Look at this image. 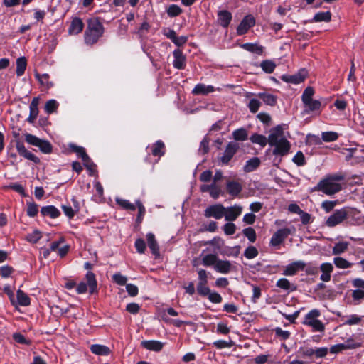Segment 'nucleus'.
Masks as SVG:
<instances>
[{
	"label": "nucleus",
	"instance_id": "nucleus-1",
	"mask_svg": "<svg viewBox=\"0 0 364 364\" xmlns=\"http://www.w3.org/2000/svg\"><path fill=\"white\" fill-rule=\"evenodd\" d=\"M268 144L269 146L274 147L273 154L281 156L287 155L291 147L289 141L284 136V129L281 125H277L270 130L268 136Z\"/></svg>",
	"mask_w": 364,
	"mask_h": 364
},
{
	"label": "nucleus",
	"instance_id": "nucleus-2",
	"mask_svg": "<svg viewBox=\"0 0 364 364\" xmlns=\"http://www.w3.org/2000/svg\"><path fill=\"white\" fill-rule=\"evenodd\" d=\"M344 180V176L341 174L329 176L321 180L317 185V190L326 195H333L339 192L342 186L338 182Z\"/></svg>",
	"mask_w": 364,
	"mask_h": 364
},
{
	"label": "nucleus",
	"instance_id": "nucleus-3",
	"mask_svg": "<svg viewBox=\"0 0 364 364\" xmlns=\"http://www.w3.org/2000/svg\"><path fill=\"white\" fill-rule=\"evenodd\" d=\"M104 33V27L99 18H95L88 21L87 27L85 32V41L87 44L92 45L99 40Z\"/></svg>",
	"mask_w": 364,
	"mask_h": 364
},
{
	"label": "nucleus",
	"instance_id": "nucleus-4",
	"mask_svg": "<svg viewBox=\"0 0 364 364\" xmlns=\"http://www.w3.org/2000/svg\"><path fill=\"white\" fill-rule=\"evenodd\" d=\"M355 213H359L360 211L353 208H343L336 210L331 215H330L326 221L328 227H334L343 223L348 217Z\"/></svg>",
	"mask_w": 364,
	"mask_h": 364
},
{
	"label": "nucleus",
	"instance_id": "nucleus-5",
	"mask_svg": "<svg viewBox=\"0 0 364 364\" xmlns=\"http://www.w3.org/2000/svg\"><path fill=\"white\" fill-rule=\"evenodd\" d=\"M319 316V311L313 309L305 316L303 323L311 326L314 331L323 332L324 331L325 326L320 320L317 319Z\"/></svg>",
	"mask_w": 364,
	"mask_h": 364
},
{
	"label": "nucleus",
	"instance_id": "nucleus-6",
	"mask_svg": "<svg viewBox=\"0 0 364 364\" xmlns=\"http://www.w3.org/2000/svg\"><path fill=\"white\" fill-rule=\"evenodd\" d=\"M296 232L294 226L281 228L276 231L269 242V245L273 247H277L282 244L289 235H293Z\"/></svg>",
	"mask_w": 364,
	"mask_h": 364
},
{
	"label": "nucleus",
	"instance_id": "nucleus-7",
	"mask_svg": "<svg viewBox=\"0 0 364 364\" xmlns=\"http://www.w3.org/2000/svg\"><path fill=\"white\" fill-rule=\"evenodd\" d=\"M87 284L85 282H80L77 285L76 291L78 294H84L87 290V287L90 289V293L93 294L97 289V281L94 273L88 272L86 274Z\"/></svg>",
	"mask_w": 364,
	"mask_h": 364
},
{
	"label": "nucleus",
	"instance_id": "nucleus-8",
	"mask_svg": "<svg viewBox=\"0 0 364 364\" xmlns=\"http://www.w3.org/2000/svg\"><path fill=\"white\" fill-rule=\"evenodd\" d=\"M239 149V144L235 142H230L225 147L223 155L218 157V161L223 165H227L231 161L234 155Z\"/></svg>",
	"mask_w": 364,
	"mask_h": 364
},
{
	"label": "nucleus",
	"instance_id": "nucleus-9",
	"mask_svg": "<svg viewBox=\"0 0 364 364\" xmlns=\"http://www.w3.org/2000/svg\"><path fill=\"white\" fill-rule=\"evenodd\" d=\"M225 213V207L220 203L209 205L204 210V215L205 218H214L217 220L221 219L224 217Z\"/></svg>",
	"mask_w": 364,
	"mask_h": 364
},
{
	"label": "nucleus",
	"instance_id": "nucleus-10",
	"mask_svg": "<svg viewBox=\"0 0 364 364\" xmlns=\"http://www.w3.org/2000/svg\"><path fill=\"white\" fill-rule=\"evenodd\" d=\"M307 75L306 70H300L297 73L291 75H284L281 77V79L289 83L299 84L302 82Z\"/></svg>",
	"mask_w": 364,
	"mask_h": 364
},
{
	"label": "nucleus",
	"instance_id": "nucleus-11",
	"mask_svg": "<svg viewBox=\"0 0 364 364\" xmlns=\"http://www.w3.org/2000/svg\"><path fill=\"white\" fill-rule=\"evenodd\" d=\"M255 24V18L251 15L246 16L237 28L238 35H243Z\"/></svg>",
	"mask_w": 364,
	"mask_h": 364
},
{
	"label": "nucleus",
	"instance_id": "nucleus-12",
	"mask_svg": "<svg viewBox=\"0 0 364 364\" xmlns=\"http://www.w3.org/2000/svg\"><path fill=\"white\" fill-rule=\"evenodd\" d=\"M225 219L227 221L235 220L242 213V207L240 205H234L228 208L225 207Z\"/></svg>",
	"mask_w": 364,
	"mask_h": 364
},
{
	"label": "nucleus",
	"instance_id": "nucleus-13",
	"mask_svg": "<svg viewBox=\"0 0 364 364\" xmlns=\"http://www.w3.org/2000/svg\"><path fill=\"white\" fill-rule=\"evenodd\" d=\"M16 149L18 154L23 156L25 159L30 160L36 164L39 163V159L33 154L31 151H28L23 144L21 141H16Z\"/></svg>",
	"mask_w": 364,
	"mask_h": 364
},
{
	"label": "nucleus",
	"instance_id": "nucleus-14",
	"mask_svg": "<svg viewBox=\"0 0 364 364\" xmlns=\"http://www.w3.org/2000/svg\"><path fill=\"white\" fill-rule=\"evenodd\" d=\"M64 242L63 237L60 238L58 241H55L50 244V249L53 252H57L60 257L66 255L69 250L68 245L60 246Z\"/></svg>",
	"mask_w": 364,
	"mask_h": 364
},
{
	"label": "nucleus",
	"instance_id": "nucleus-15",
	"mask_svg": "<svg viewBox=\"0 0 364 364\" xmlns=\"http://www.w3.org/2000/svg\"><path fill=\"white\" fill-rule=\"evenodd\" d=\"M234 269V266L228 260H218L215 266L214 267V269L219 273L221 274H228Z\"/></svg>",
	"mask_w": 364,
	"mask_h": 364
},
{
	"label": "nucleus",
	"instance_id": "nucleus-16",
	"mask_svg": "<svg viewBox=\"0 0 364 364\" xmlns=\"http://www.w3.org/2000/svg\"><path fill=\"white\" fill-rule=\"evenodd\" d=\"M174 60L173 61V65L175 68L182 70L186 65V57L183 54L181 50L176 49L173 52Z\"/></svg>",
	"mask_w": 364,
	"mask_h": 364
},
{
	"label": "nucleus",
	"instance_id": "nucleus-17",
	"mask_svg": "<svg viewBox=\"0 0 364 364\" xmlns=\"http://www.w3.org/2000/svg\"><path fill=\"white\" fill-rule=\"evenodd\" d=\"M71 149L75 152L79 156H80L84 162V165L88 168L91 169L92 164L90 162V157L86 154L85 150L83 147L78 146L76 145H71Z\"/></svg>",
	"mask_w": 364,
	"mask_h": 364
},
{
	"label": "nucleus",
	"instance_id": "nucleus-18",
	"mask_svg": "<svg viewBox=\"0 0 364 364\" xmlns=\"http://www.w3.org/2000/svg\"><path fill=\"white\" fill-rule=\"evenodd\" d=\"M320 270L321 272L320 279L325 282H329L333 270V264L329 262L322 263L320 266Z\"/></svg>",
	"mask_w": 364,
	"mask_h": 364
},
{
	"label": "nucleus",
	"instance_id": "nucleus-19",
	"mask_svg": "<svg viewBox=\"0 0 364 364\" xmlns=\"http://www.w3.org/2000/svg\"><path fill=\"white\" fill-rule=\"evenodd\" d=\"M304 112L307 114L310 112H315L316 114H319L321 112V102L317 100H311L304 103Z\"/></svg>",
	"mask_w": 364,
	"mask_h": 364
},
{
	"label": "nucleus",
	"instance_id": "nucleus-20",
	"mask_svg": "<svg viewBox=\"0 0 364 364\" xmlns=\"http://www.w3.org/2000/svg\"><path fill=\"white\" fill-rule=\"evenodd\" d=\"M39 101H40V99L38 97H34L31 104H30V107H29V109H30V114H29V117L28 118V122H30V123H33L34 121L36 119L37 117H38V105H39Z\"/></svg>",
	"mask_w": 364,
	"mask_h": 364
},
{
	"label": "nucleus",
	"instance_id": "nucleus-21",
	"mask_svg": "<svg viewBox=\"0 0 364 364\" xmlns=\"http://www.w3.org/2000/svg\"><path fill=\"white\" fill-rule=\"evenodd\" d=\"M226 188L228 193L232 197H237L242 190L240 183L235 181H228L227 182Z\"/></svg>",
	"mask_w": 364,
	"mask_h": 364
},
{
	"label": "nucleus",
	"instance_id": "nucleus-22",
	"mask_svg": "<svg viewBox=\"0 0 364 364\" xmlns=\"http://www.w3.org/2000/svg\"><path fill=\"white\" fill-rule=\"evenodd\" d=\"M305 264L301 261L293 262L286 267L284 274L287 276L294 275L299 270L304 269Z\"/></svg>",
	"mask_w": 364,
	"mask_h": 364
},
{
	"label": "nucleus",
	"instance_id": "nucleus-23",
	"mask_svg": "<svg viewBox=\"0 0 364 364\" xmlns=\"http://www.w3.org/2000/svg\"><path fill=\"white\" fill-rule=\"evenodd\" d=\"M83 28L84 23L82 21L80 18L75 17L71 21L68 33L70 35H77L82 31Z\"/></svg>",
	"mask_w": 364,
	"mask_h": 364
},
{
	"label": "nucleus",
	"instance_id": "nucleus-24",
	"mask_svg": "<svg viewBox=\"0 0 364 364\" xmlns=\"http://www.w3.org/2000/svg\"><path fill=\"white\" fill-rule=\"evenodd\" d=\"M141 345L142 347H144V348H146L147 350L156 351V352L160 351L164 346L163 343L158 341H153V340L144 341L141 342Z\"/></svg>",
	"mask_w": 364,
	"mask_h": 364
},
{
	"label": "nucleus",
	"instance_id": "nucleus-25",
	"mask_svg": "<svg viewBox=\"0 0 364 364\" xmlns=\"http://www.w3.org/2000/svg\"><path fill=\"white\" fill-rule=\"evenodd\" d=\"M215 91V87L212 85H205L204 84H197L193 90H192V93L193 95H206L210 92Z\"/></svg>",
	"mask_w": 364,
	"mask_h": 364
},
{
	"label": "nucleus",
	"instance_id": "nucleus-26",
	"mask_svg": "<svg viewBox=\"0 0 364 364\" xmlns=\"http://www.w3.org/2000/svg\"><path fill=\"white\" fill-rule=\"evenodd\" d=\"M146 240L148 246L151 250V252L153 255H154L156 257L159 256V245L155 239V236L153 233L149 232L146 235Z\"/></svg>",
	"mask_w": 364,
	"mask_h": 364
},
{
	"label": "nucleus",
	"instance_id": "nucleus-27",
	"mask_svg": "<svg viewBox=\"0 0 364 364\" xmlns=\"http://www.w3.org/2000/svg\"><path fill=\"white\" fill-rule=\"evenodd\" d=\"M218 22L219 23L225 28H227L231 20H232V14L230 12L226 10L220 11L218 13Z\"/></svg>",
	"mask_w": 364,
	"mask_h": 364
},
{
	"label": "nucleus",
	"instance_id": "nucleus-28",
	"mask_svg": "<svg viewBox=\"0 0 364 364\" xmlns=\"http://www.w3.org/2000/svg\"><path fill=\"white\" fill-rule=\"evenodd\" d=\"M90 350L92 353L97 355H107L110 353V349L107 346L100 344L92 345Z\"/></svg>",
	"mask_w": 364,
	"mask_h": 364
},
{
	"label": "nucleus",
	"instance_id": "nucleus-29",
	"mask_svg": "<svg viewBox=\"0 0 364 364\" xmlns=\"http://www.w3.org/2000/svg\"><path fill=\"white\" fill-rule=\"evenodd\" d=\"M260 164V160L257 157H253L246 161L243 167V171L245 173H250L255 171Z\"/></svg>",
	"mask_w": 364,
	"mask_h": 364
},
{
	"label": "nucleus",
	"instance_id": "nucleus-30",
	"mask_svg": "<svg viewBox=\"0 0 364 364\" xmlns=\"http://www.w3.org/2000/svg\"><path fill=\"white\" fill-rule=\"evenodd\" d=\"M41 213L43 215H48L52 218H56L60 215V211L53 205L43 207Z\"/></svg>",
	"mask_w": 364,
	"mask_h": 364
},
{
	"label": "nucleus",
	"instance_id": "nucleus-31",
	"mask_svg": "<svg viewBox=\"0 0 364 364\" xmlns=\"http://www.w3.org/2000/svg\"><path fill=\"white\" fill-rule=\"evenodd\" d=\"M218 260V257L215 254H207L205 255H202V264L205 267H213L215 266V264L217 263Z\"/></svg>",
	"mask_w": 364,
	"mask_h": 364
},
{
	"label": "nucleus",
	"instance_id": "nucleus-32",
	"mask_svg": "<svg viewBox=\"0 0 364 364\" xmlns=\"http://www.w3.org/2000/svg\"><path fill=\"white\" fill-rule=\"evenodd\" d=\"M165 145L163 141L159 140L153 144L151 153L155 156L161 157L164 154Z\"/></svg>",
	"mask_w": 364,
	"mask_h": 364
},
{
	"label": "nucleus",
	"instance_id": "nucleus-33",
	"mask_svg": "<svg viewBox=\"0 0 364 364\" xmlns=\"http://www.w3.org/2000/svg\"><path fill=\"white\" fill-rule=\"evenodd\" d=\"M257 96L267 105L274 106L277 103V97L272 94L260 92Z\"/></svg>",
	"mask_w": 364,
	"mask_h": 364
},
{
	"label": "nucleus",
	"instance_id": "nucleus-34",
	"mask_svg": "<svg viewBox=\"0 0 364 364\" xmlns=\"http://www.w3.org/2000/svg\"><path fill=\"white\" fill-rule=\"evenodd\" d=\"M27 66V60L25 57H21L16 60V75L20 77L22 76Z\"/></svg>",
	"mask_w": 364,
	"mask_h": 364
},
{
	"label": "nucleus",
	"instance_id": "nucleus-35",
	"mask_svg": "<svg viewBox=\"0 0 364 364\" xmlns=\"http://www.w3.org/2000/svg\"><path fill=\"white\" fill-rule=\"evenodd\" d=\"M241 47L249 52L258 55H262L263 53V47L256 43H245Z\"/></svg>",
	"mask_w": 364,
	"mask_h": 364
},
{
	"label": "nucleus",
	"instance_id": "nucleus-36",
	"mask_svg": "<svg viewBox=\"0 0 364 364\" xmlns=\"http://www.w3.org/2000/svg\"><path fill=\"white\" fill-rule=\"evenodd\" d=\"M250 140L252 143L260 145L264 147L268 143V137L258 134H254L250 136Z\"/></svg>",
	"mask_w": 364,
	"mask_h": 364
},
{
	"label": "nucleus",
	"instance_id": "nucleus-37",
	"mask_svg": "<svg viewBox=\"0 0 364 364\" xmlns=\"http://www.w3.org/2000/svg\"><path fill=\"white\" fill-rule=\"evenodd\" d=\"M260 67L266 73H272L276 68V63L271 60L262 61Z\"/></svg>",
	"mask_w": 364,
	"mask_h": 364
},
{
	"label": "nucleus",
	"instance_id": "nucleus-38",
	"mask_svg": "<svg viewBox=\"0 0 364 364\" xmlns=\"http://www.w3.org/2000/svg\"><path fill=\"white\" fill-rule=\"evenodd\" d=\"M17 301L19 305L26 306L30 304V299L26 294L18 289L16 292Z\"/></svg>",
	"mask_w": 364,
	"mask_h": 364
},
{
	"label": "nucleus",
	"instance_id": "nucleus-39",
	"mask_svg": "<svg viewBox=\"0 0 364 364\" xmlns=\"http://www.w3.org/2000/svg\"><path fill=\"white\" fill-rule=\"evenodd\" d=\"M348 242H340L336 243L332 250V253L334 255H340L346 252L348 247Z\"/></svg>",
	"mask_w": 364,
	"mask_h": 364
},
{
	"label": "nucleus",
	"instance_id": "nucleus-40",
	"mask_svg": "<svg viewBox=\"0 0 364 364\" xmlns=\"http://www.w3.org/2000/svg\"><path fill=\"white\" fill-rule=\"evenodd\" d=\"M35 76L38 79L41 85L44 86L45 87L50 88L53 86V83L49 80L50 77L48 74L45 73L43 75H40L39 73H36L35 74Z\"/></svg>",
	"mask_w": 364,
	"mask_h": 364
},
{
	"label": "nucleus",
	"instance_id": "nucleus-41",
	"mask_svg": "<svg viewBox=\"0 0 364 364\" xmlns=\"http://www.w3.org/2000/svg\"><path fill=\"white\" fill-rule=\"evenodd\" d=\"M333 262L336 267L340 269H347L352 267L353 264L346 260L343 257H335L333 259Z\"/></svg>",
	"mask_w": 364,
	"mask_h": 364
},
{
	"label": "nucleus",
	"instance_id": "nucleus-42",
	"mask_svg": "<svg viewBox=\"0 0 364 364\" xmlns=\"http://www.w3.org/2000/svg\"><path fill=\"white\" fill-rule=\"evenodd\" d=\"M331 19V13L330 11L318 12L315 14L314 21L315 22H329Z\"/></svg>",
	"mask_w": 364,
	"mask_h": 364
},
{
	"label": "nucleus",
	"instance_id": "nucleus-43",
	"mask_svg": "<svg viewBox=\"0 0 364 364\" xmlns=\"http://www.w3.org/2000/svg\"><path fill=\"white\" fill-rule=\"evenodd\" d=\"M116 203H117V205H119L125 210H135L136 208V204L134 205L130 203L129 200L123 198H117Z\"/></svg>",
	"mask_w": 364,
	"mask_h": 364
},
{
	"label": "nucleus",
	"instance_id": "nucleus-44",
	"mask_svg": "<svg viewBox=\"0 0 364 364\" xmlns=\"http://www.w3.org/2000/svg\"><path fill=\"white\" fill-rule=\"evenodd\" d=\"M232 136L235 140L237 141H245L247 139V132L243 129H238L232 132Z\"/></svg>",
	"mask_w": 364,
	"mask_h": 364
},
{
	"label": "nucleus",
	"instance_id": "nucleus-45",
	"mask_svg": "<svg viewBox=\"0 0 364 364\" xmlns=\"http://www.w3.org/2000/svg\"><path fill=\"white\" fill-rule=\"evenodd\" d=\"M61 208L65 215L69 218L74 217L75 214L80 210V207L78 205H75V208H73L70 205H63Z\"/></svg>",
	"mask_w": 364,
	"mask_h": 364
},
{
	"label": "nucleus",
	"instance_id": "nucleus-46",
	"mask_svg": "<svg viewBox=\"0 0 364 364\" xmlns=\"http://www.w3.org/2000/svg\"><path fill=\"white\" fill-rule=\"evenodd\" d=\"M292 284L286 278H281L277 282V287L284 290H294L295 287H292Z\"/></svg>",
	"mask_w": 364,
	"mask_h": 364
},
{
	"label": "nucleus",
	"instance_id": "nucleus-47",
	"mask_svg": "<svg viewBox=\"0 0 364 364\" xmlns=\"http://www.w3.org/2000/svg\"><path fill=\"white\" fill-rule=\"evenodd\" d=\"M338 135L334 132H325L321 134V139L326 142H331L337 140Z\"/></svg>",
	"mask_w": 364,
	"mask_h": 364
},
{
	"label": "nucleus",
	"instance_id": "nucleus-48",
	"mask_svg": "<svg viewBox=\"0 0 364 364\" xmlns=\"http://www.w3.org/2000/svg\"><path fill=\"white\" fill-rule=\"evenodd\" d=\"M58 103L55 100H48L45 105V110L48 114H51L56 111Z\"/></svg>",
	"mask_w": 364,
	"mask_h": 364
},
{
	"label": "nucleus",
	"instance_id": "nucleus-49",
	"mask_svg": "<svg viewBox=\"0 0 364 364\" xmlns=\"http://www.w3.org/2000/svg\"><path fill=\"white\" fill-rule=\"evenodd\" d=\"M314 95V90L311 87H307L303 92L301 96L302 102L304 103L307 101L313 100V95Z\"/></svg>",
	"mask_w": 364,
	"mask_h": 364
},
{
	"label": "nucleus",
	"instance_id": "nucleus-50",
	"mask_svg": "<svg viewBox=\"0 0 364 364\" xmlns=\"http://www.w3.org/2000/svg\"><path fill=\"white\" fill-rule=\"evenodd\" d=\"M258 250L255 247L249 246L247 248L245 249L244 252V256L247 259H251L256 257L258 255Z\"/></svg>",
	"mask_w": 364,
	"mask_h": 364
},
{
	"label": "nucleus",
	"instance_id": "nucleus-51",
	"mask_svg": "<svg viewBox=\"0 0 364 364\" xmlns=\"http://www.w3.org/2000/svg\"><path fill=\"white\" fill-rule=\"evenodd\" d=\"M361 320L362 318L360 316L356 314H353L347 317V319L344 321V324L348 326L358 325L360 323Z\"/></svg>",
	"mask_w": 364,
	"mask_h": 364
},
{
	"label": "nucleus",
	"instance_id": "nucleus-52",
	"mask_svg": "<svg viewBox=\"0 0 364 364\" xmlns=\"http://www.w3.org/2000/svg\"><path fill=\"white\" fill-rule=\"evenodd\" d=\"M247 106L252 113H256L261 106V102L259 100L252 98L250 100Z\"/></svg>",
	"mask_w": 364,
	"mask_h": 364
},
{
	"label": "nucleus",
	"instance_id": "nucleus-53",
	"mask_svg": "<svg viewBox=\"0 0 364 364\" xmlns=\"http://www.w3.org/2000/svg\"><path fill=\"white\" fill-rule=\"evenodd\" d=\"M182 12V9L176 4L171 5L167 9V14L171 17H175L180 15Z\"/></svg>",
	"mask_w": 364,
	"mask_h": 364
},
{
	"label": "nucleus",
	"instance_id": "nucleus-54",
	"mask_svg": "<svg viewBox=\"0 0 364 364\" xmlns=\"http://www.w3.org/2000/svg\"><path fill=\"white\" fill-rule=\"evenodd\" d=\"M208 283H198L197 284V291L198 293L203 296H205L209 294L210 289L207 285Z\"/></svg>",
	"mask_w": 364,
	"mask_h": 364
},
{
	"label": "nucleus",
	"instance_id": "nucleus-55",
	"mask_svg": "<svg viewBox=\"0 0 364 364\" xmlns=\"http://www.w3.org/2000/svg\"><path fill=\"white\" fill-rule=\"evenodd\" d=\"M41 151L45 154H49L52 151V146L51 144L46 140H41L39 145L37 146Z\"/></svg>",
	"mask_w": 364,
	"mask_h": 364
},
{
	"label": "nucleus",
	"instance_id": "nucleus-56",
	"mask_svg": "<svg viewBox=\"0 0 364 364\" xmlns=\"http://www.w3.org/2000/svg\"><path fill=\"white\" fill-rule=\"evenodd\" d=\"M209 142L210 140L208 137H204L200 142L198 151L202 154H205L209 151Z\"/></svg>",
	"mask_w": 364,
	"mask_h": 364
},
{
	"label": "nucleus",
	"instance_id": "nucleus-57",
	"mask_svg": "<svg viewBox=\"0 0 364 364\" xmlns=\"http://www.w3.org/2000/svg\"><path fill=\"white\" fill-rule=\"evenodd\" d=\"M243 234L248 238L251 242L256 240V232L252 228H247L243 230Z\"/></svg>",
	"mask_w": 364,
	"mask_h": 364
},
{
	"label": "nucleus",
	"instance_id": "nucleus-58",
	"mask_svg": "<svg viewBox=\"0 0 364 364\" xmlns=\"http://www.w3.org/2000/svg\"><path fill=\"white\" fill-rule=\"evenodd\" d=\"M25 139L26 142L35 146H38L41 140V139L31 134H26L25 135Z\"/></svg>",
	"mask_w": 364,
	"mask_h": 364
},
{
	"label": "nucleus",
	"instance_id": "nucleus-59",
	"mask_svg": "<svg viewBox=\"0 0 364 364\" xmlns=\"http://www.w3.org/2000/svg\"><path fill=\"white\" fill-rule=\"evenodd\" d=\"M42 237L41 232L38 230H34L32 233L28 234L26 237L28 241L33 243H36Z\"/></svg>",
	"mask_w": 364,
	"mask_h": 364
},
{
	"label": "nucleus",
	"instance_id": "nucleus-60",
	"mask_svg": "<svg viewBox=\"0 0 364 364\" xmlns=\"http://www.w3.org/2000/svg\"><path fill=\"white\" fill-rule=\"evenodd\" d=\"M223 231L227 235H232L235 232L236 226L232 223H228L223 225Z\"/></svg>",
	"mask_w": 364,
	"mask_h": 364
},
{
	"label": "nucleus",
	"instance_id": "nucleus-61",
	"mask_svg": "<svg viewBox=\"0 0 364 364\" xmlns=\"http://www.w3.org/2000/svg\"><path fill=\"white\" fill-rule=\"evenodd\" d=\"M113 281L119 285H124L127 282V277L121 274L120 273H116L112 276Z\"/></svg>",
	"mask_w": 364,
	"mask_h": 364
},
{
	"label": "nucleus",
	"instance_id": "nucleus-62",
	"mask_svg": "<svg viewBox=\"0 0 364 364\" xmlns=\"http://www.w3.org/2000/svg\"><path fill=\"white\" fill-rule=\"evenodd\" d=\"M14 341L18 343L29 345L31 343L30 340L26 338V337L21 333H16L13 335Z\"/></svg>",
	"mask_w": 364,
	"mask_h": 364
},
{
	"label": "nucleus",
	"instance_id": "nucleus-63",
	"mask_svg": "<svg viewBox=\"0 0 364 364\" xmlns=\"http://www.w3.org/2000/svg\"><path fill=\"white\" fill-rule=\"evenodd\" d=\"M293 161L298 166L305 164V157L301 151H298L293 158Z\"/></svg>",
	"mask_w": 364,
	"mask_h": 364
},
{
	"label": "nucleus",
	"instance_id": "nucleus-64",
	"mask_svg": "<svg viewBox=\"0 0 364 364\" xmlns=\"http://www.w3.org/2000/svg\"><path fill=\"white\" fill-rule=\"evenodd\" d=\"M352 297L355 301H361L364 299V289L358 288V289L353 290L352 292Z\"/></svg>",
	"mask_w": 364,
	"mask_h": 364
}]
</instances>
